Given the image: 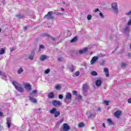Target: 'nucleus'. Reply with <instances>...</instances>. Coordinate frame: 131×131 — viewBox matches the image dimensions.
<instances>
[{"label":"nucleus","mask_w":131,"mask_h":131,"mask_svg":"<svg viewBox=\"0 0 131 131\" xmlns=\"http://www.w3.org/2000/svg\"><path fill=\"white\" fill-rule=\"evenodd\" d=\"M12 84H13L14 88L17 90V91L20 93H23V92H24V89H23V88H22L21 86V84H20V83H18L17 81H13L12 82Z\"/></svg>","instance_id":"nucleus-1"},{"label":"nucleus","mask_w":131,"mask_h":131,"mask_svg":"<svg viewBox=\"0 0 131 131\" xmlns=\"http://www.w3.org/2000/svg\"><path fill=\"white\" fill-rule=\"evenodd\" d=\"M112 9L115 14H118V5L116 2H113L111 4Z\"/></svg>","instance_id":"nucleus-2"},{"label":"nucleus","mask_w":131,"mask_h":131,"mask_svg":"<svg viewBox=\"0 0 131 131\" xmlns=\"http://www.w3.org/2000/svg\"><path fill=\"white\" fill-rule=\"evenodd\" d=\"M52 14H53V12L49 11L48 14L44 16V18H46L47 20H51L53 19L54 16L52 15Z\"/></svg>","instance_id":"nucleus-3"},{"label":"nucleus","mask_w":131,"mask_h":131,"mask_svg":"<svg viewBox=\"0 0 131 131\" xmlns=\"http://www.w3.org/2000/svg\"><path fill=\"white\" fill-rule=\"evenodd\" d=\"M52 104L54 107H59V106L62 105V102L58 100H53L52 101Z\"/></svg>","instance_id":"nucleus-4"},{"label":"nucleus","mask_w":131,"mask_h":131,"mask_svg":"<svg viewBox=\"0 0 131 131\" xmlns=\"http://www.w3.org/2000/svg\"><path fill=\"white\" fill-rule=\"evenodd\" d=\"M98 59L99 57L98 56H94L91 60V65H94V64H95V63L96 62V61H98Z\"/></svg>","instance_id":"nucleus-5"},{"label":"nucleus","mask_w":131,"mask_h":131,"mask_svg":"<svg viewBox=\"0 0 131 131\" xmlns=\"http://www.w3.org/2000/svg\"><path fill=\"white\" fill-rule=\"evenodd\" d=\"M62 128L63 131H69L70 127L67 124V123H64Z\"/></svg>","instance_id":"nucleus-6"},{"label":"nucleus","mask_w":131,"mask_h":131,"mask_svg":"<svg viewBox=\"0 0 131 131\" xmlns=\"http://www.w3.org/2000/svg\"><path fill=\"white\" fill-rule=\"evenodd\" d=\"M120 115H121V112L120 111H117L114 113V116L116 117V118H120Z\"/></svg>","instance_id":"nucleus-7"},{"label":"nucleus","mask_w":131,"mask_h":131,"mask_svg":"<svg viewBox=\"0 0 131 131\" xmlns=\"http://www.w3.org/2000/svg\"><path fill=\"white\" fill-rule=\"evenodd\" d=\"M25 89H26L27 91L30 92V91L31 90V85H30L29 83L25 84Z\"/></svg>","instance_id":"nucleus-8"},{"label":"nucleus","mask_w":131,"mask_h":131,"mask_svg":"<svg viewBox=\"0 0 131 131\" xmlns=\"http://www.w3.org/2000/svg\"><path fill=\"white\" fill-rule=\"evenodd\" d=\"M48 58H49V56L46 55H42L40 56V61H45V60H47Z\"/></svg>","instance_id":"nucleus-9"},{"label":"nucleus","mask_w":131,"mask_h":131,"mask_svg":"<svg viewBox=\"0 0 131 131\" xmlns=\"http://www.w3.org/2000/svg\"><path fill=\"white\" fill-rule=\"evenodd\" d=\"M11 122H12V120H11V118H7V124L8 128H10V127H11Z\"/></svg>","instance_id":"nucleus-10"},{"label":"nucleus","mask_w":131,"mask_h":131,"mask_svg":"<svg viewBox=\"0 0 131 131\" xmlns=\"http://www.w3.org/2000/svg\"><path fill=\"white\" fill-rule=\"evenodd\" d=\"M35 55V52L32 51L31 54L29 56V58L30 59V60H33Z\"/></svg>","instance_id":"nucleus-11"},{"label":"nucleus","mask_w":131,"mask_h":131,"mask_svg":"<svg viewBox=\"0 0 131 131\" xmlns=\"http://www.w3.org/2000/svg\"><path fill=\"white\" fill-rule=\"evenodd\" d=\"M0 75L2 76V79L7 80V75H6V73H3L2 71H0Z\"/></svg>","instance_id":"nucleus-12"},{"label":"nucleus","mask_w":131,"mask_h":131,"mask_svg":"<svg viewBox=\"0 0 131 131\" xmlns=\"http://www.w3.org/2000/svg\"><path fill=\"white\" fill-rule=\"evenodd\" d=\"M88 48H85L82 50H79V53L81 54H85V53L88 52Z\"/></svg>","instance_id":"nucleus-13"},{"label":"nucleus","mask_w":131,"mask_h":131,"mask_svg":"<svg viewBox=\"0 0 131 131\" xmlns=\"http://www.w3.org/2000/svg\"><path fill=\"white\" fill-rule=\"evenodd\" d=\"M29 100L31 102H32V103H36L37 102V100H36V99L31 96H29Z\"/></svg>","instance_id":"nucleus-14"},{"label":"nucleus","mask_w":131,"mask_h":131,"mask_svg":"<svg viewBox=\"0 0 131 131\" xmlns=\"http://www.w3.org/2000/svg\"><path fill=\"white\" fill-rule=\"evenodd\" d=\"M96 85L97 86H100V85L102 84V81L101 80H97L95 81Z\"/></svg>","instance_id":"nucleus-15"},{"label":"nucleus","mask_w":131,"mask_h":131,"mask_svg":"<svg viewBox=\"0 0 131 131\" xmlns=\"http://www.w3.org/2000/svg\"><path fill=\"white\" fill-rule=\"evenodd\" d=\"M66 99L67 100H71V93H67V94L66 95Z\"/></svg>","instance_id":"nucleus-16"},{"label":"nucleus","mask_w":131,"mask_h":131,"mask_svg":"<svg viewBox=\"0 0 131 131\" xmlns=\"http://www.w3.org/2000/svg\"><path fill=\"white\" fill-rule=\"evenodd\" d=\"M104 72L105 73V75L106 77H109V70L107 68L104 69Z\"/></svg>","instance_id":"nucleus-17"},{"label":"nucleus","mask_w":131,"mask_h":131,"mask_svg":"<svg viewBox=\"0 0 131 131\" xmlns=\"http://www.w3.org/2000/svg\"><path fill=\"white\" fill-rule=\"evenodd\" d=\"M54 97L55 95H54V93H53V92H51L48 94V98H49V99H53V98Z\"/></svg>","instance_id":"nucleus-18"},{"label":"nucleus","mask_w":131,"mask_h":131,"mask_svg":"<svg viewBox=\"0 0 131 131\" xmlns=\"http://www.w3.org/2000/svg\"><path fill=\"white\" fill-rule=\"evenodd\" d=\"M24 71V70H23V69L22 68H19L17 70V74H21L22 73V72H23Z\"/></svg>","instance_id":"nucleus-19"},{"label":"nucleus","mask_w":131,"mask_h":131,"mask_svg":"<svg viewBox=\"0 0 131 131\" xmlns=\"http://www.w3.org/2000/svg\"><path fill=\"white\" fill-rule=\"evenodd\" d=\"M57 112V110L55 108H53L52 110H50V113L51 114H55Z\"/></svg>","instance_id":"nucleus-20"},{"label":"nucleus","mask_w":131,"mask_h":131,"mask_svg":"<svg viewBox=\"0 0 131 131\" xmlns=\"http://www.w3.org/2000/svg\"><path fill=\"white\" fill-rule=\"evenodd\" d=\"M37 94V91L34 90L32 93H30L31 96H35Z\"/></svg>","instance_id":"nucleus-21"},{"label":"nucleus","mask_w":131,"mask_h":131,"mask_svg":"<svg viewBox=\"0 0 131 131\" xmlns=\"http://www.w3.org/2000/svg\"><path fill=\"white\" fill-rule=\"evenodd\" d=\"M107 122L109 124V125H113V122L112 120L110 119H107Z\"/></svg>","instance_id":"nucleus-22"},{"label":"nucleus","mask_w":131,"mask_h":131,"mask_svg":"<svg viewBox=\"0 0 131 131\" xmlns=\"http://www.w3.org/2000/svg\"><path fill=\"white\" fill-rule=\"evenodd\" d=\"M124 31H125V32H129L130 30L128 26H126L125 28L124 29Z\"/></svg>","instance_id":"nucleus-23"},{"label":"nucleus","mask_w":131,"mask_h":131,"mask_svg":"<svg viewBox=\"0 0 131 131\" xmlns=\"http://www.w3.org/2000/svg\"><path fill=\"white\" fill-rule=\"evenodd\" d=\"M5 50L4 48L0 49V55H4L5 54Z\"/></svg>","instance_id":"nucleus-24"},{"label":"nucleus","mask_w":131,"mask_h":131,"mask_svg":"<svg viewBox=\"0 0 131 131\" xmlns=\"http://www.w3.org/2000/svg\"><path fill=\"white\" fill-rule=\"evenodd\" d=\"M41 36H47V37H48V38H50V37H51V35H49V34L47 33L42 34Z\"/></svg>","instance_id":"nucleus-25"},{"label":"nucleus","mask_w":131,"mask_h":131,"mask_svg":"<svg viewBox=\"0 0 131 131\" xmlns=\"http://www.w3.org/2000/svg\"><path fill=\"white\" fill-rule=\"evenodd\" d=\"M91 75L93 76H97V75H98V73H97V72L94 71L92 72Z\"/></svg>","instance_id":"nucleus-26"},{"label":"nucleus","mask_w":131,"mask_h":131,"mask_svg":"<svg viewBox=\"0 0 131 131\" xmlns=\"http://www.w3.org/2000/svg\"><path fill=\"white\" fill-rule=\"evenodd\" d=\"M83 126H84V123L83 122H81L78 124V127H83Z\"/></svg>","instance_id":"nucleus-27"},{"label":"nucleus","mask_w":131,"mask_h":131,"mask_svg":"<svg viewBox=\"0 0 131 131\" xmlns=\"http://www.w3.org/2000/svg\"><path fill=\"white\" fill-rule=\"evenodd\" d=\"M77 40V37H75L73 39L71 40V42H75Z\"/></svg>","instance_id":"nucleus-28"},{"label":"nucleus","mask_w":131,"mask_h":131,"mask_svg":"<svg viewBox=\"0 0 131 131\" xmlns=\"http://www.w3.org/2000/svg\"><path fill=\"white\" fill-rule=\"evenodd\" d=\"M50 71H51V70L50 69H47L45 71V74H49V73H50Z\"/></svg>","instance_id":"nucleus-29"},{"label":"nucleus","mask_w":131,"mask_h":131,"mask_svg":"<svg viewBox=\"0 0 131 131\" xmlns=\"http://www.w3.org/2000/svg\"><path fill=\"white\" fill-rule=\"evenodd\" d=\"M60 115V112H56L55 113H54V116L55 117H57Z\"/></svg>","instance_id":"nucleus-30"},{"label":"nucleus","mask_w":131,"mask_h":131,"mask_svg":"<svg viewBox=\"0 0 131 131\" xmlns=\"http://www.w3.org/2000/svg\"><path fill=\"white\" fill-rule=\"evenodd\" d=\"M64 120V119H61L59 121L57 122V125H60V123H62Z\"/></svg>","instance_id":"nucleus-31"},{"label":"nucleus","mask_w":131,"mask_h":131,"mask_svg":"<svg viewBox=\"0 0 131 131\" xmlns=\"http://www.w3.org/2000/svg\"><path fill=\"white\" fill-rule=\"evenodd\" d=\"M99 16L101 17V18H102V19H104L105 18V16H104L102 12L99 13Z\"/></svg>","instance_id":"nucleus-32"},{"label":"nucleus","mask_w":131,"mask_h":131,"mask_svg":"<svg viewBox=\"0 0 131 131\" xmlns=\"http://www.w3.org/2000/svg\"><path fill=\"white\" fill-rule=\"evenodd\" d=\"M56 90H60L61 89V86L59 84L55 85Z\"/></svg>","instance_id":"nucleus-33"},{"label":"nucleus","mask_w":131,"mask_h":131,"mask_svg":"<svg viewBox=\"0 0 131 131\" xmlns=\"http://www.w3.org/2000/svg\"><path fill=\"white\" fill-rule=\"evenodd\" d=\"M126 65H127V64H126V63H125L124 62H122L121 63V67H123V68L126 67Z\"/></svg>","instance_id":"nucleus-34"},{"label":"nucleus","mask_w":131,"mask_h":131,"mask_svg":"<svg viewBox=\"0 0 131 131\" xmlns=\"http://www.w3.org/2000/svg\"><path fill=\"white\" fill-rule=\"evenodd\" d=\"M83 90L84 91H86V90H88V86H86V85H83Z\"/></svg>","instance_id":"nucleus-35"},{"label":"nucleus","mask_w":131,"mask_h":131,"mask_svg":"<svg viewBox=\"0 0 131 131\" xmlns=\"http://www.w3.org/2000/svg\"><path fill=\"white\" fill-rule=\"evenodd\" d=\"M87 19H88V20H92V15L89 14L87 16Z\"/></svg>","instance_id":"nucleus-36"},{"label":"nucleus","mask_w":131,"mask_h":131,"mask_svg":"<svg viewBox=\"0 0 131 131\" xmlns=\"http://www.w3.org/2000/svg\"><path fill=\"white\" fill-rule=\"evenodd\" d=\"M82 96L81 95H78V97L76 98V100H81Z\"/></svg>","instance_id":"nucleus-37"},{"label":"nucleus","mask_w":131,"mask_h":131,"mask_svg":"<svg viewBox=\"0 0 131 131\" xmlns=\"http://www.w3.org/2000/svg\"><path fill=\"white\" fill-rule=\"evenodd\" d=\"M41 49H45V46L43 45H40L39 47V51H40Z\"/></svg>","instance_id":"nucleus-38"},{"label":"nucleus","mask_w":131,"mask_h":131,"mask_svg":"<svg viewBox=\"0 0 131 131\" xmlns=\"http://www.w3.org/2000/svg\"><path fill=\"white\" fill-rule=\"evenodd\" d=\"M16 16L18 17L19 19H21V18H23V15L21 14L16 15Z\"/></svg>","instance_id":"nucleus-39"},{"label":"nucleus","mask_w":131,"mask_h":131,"mask_svg":"<svg viewBox=\"0 0 131 131\" xmlns=\"http://www.w3.org/2000/svg\"><path fill=\"white\" fill-rule=\"evenodd\" d=\"M104 103L105 104V105H106V106H108L110 102L109 101H104Z\"/></svg>","instance_id":"nucleus-40"},{"label":"nucleus","mask_w":131,"mask_h":131,"mask_svg":"<svg viewBox=\"0 0 131 131\" xmlns=\"http://www.w3.org/2000/svg\"><path fill=\"white\" fill-rule=\"evenodd\" d=\"M74 69H75V68H74L73 67L70 68V70L71 71V72H73V71H74Z\"/></svg>","instance_id":"nucleus-41"},{"label":"nucleus","mask_w":131,"mask_h":131,"mask_svg":"<svg viewBox=\"0 0 131 131\" xmlns=\"http://www.w3.org/2000/svg\"><path fill=\"white\" fill-rule=\"evenodd\" d=\"M73 95H77V91H75V90H74L73 91Z\"/></svg>","instance_id":"nucleus-42"},{"label":"nucleus","mask_w":131,"mask_h":131,"mask_svg":"<svg viewBox=\"0 0 131 131\" xmlns=\"http://www.w3.org/2000/svg\"><path fill=\"white\" fill-rule=\"evenodd\" d=\"M131 25V19L129 20V21L127 23V26H129Z\"/></svg>","instance_id":"nucleus-43"},{"label":"nucleus","mask_w":131,"mask_h":131,"mask_svg":"<svg viewBox=\"0 0 131 131\" xmlns=\"http://www.w3.org/2000/svg\"><path fill=\"white\" fill-rule=\"evenodd\" d=\"M76 76H79V71H77L75 74Z\"/></svg>","instance_id":"nucleus-44"},{"label":"nucleus","mask_w":131,"mask_h":131,"mask_svg":"<svg viewBox=\"0 0 131 131\" xmlns=\"http://www.w3.org/2000/svg\"><path fill=\"white\" fill-rule=\"evenodd\" d=\"M59 99H60V100H62V99H63V95H59L58 96Z\"/></svg>","instance_id":"nucleus-45"},{"label":"nucleus","mask_w":131,"mask_h":131,"mask_svg":"<svg viewBox=\"0 0 131 131\" xmlns=\"http://www.w3.org/2000/svg\"><path fill=\"white\" fill-rule=\"evenodd\" d=\"M125 15H126L127 16L131 15V11H129L128 12L126 13Z\"/></svg>","instance_id":"nucleus-46"},{"label":"nucleus","mask_w":131,"mask_h":131,"mask_svg":"<svg viewBox=\"0 0 131 131\" xmlns=\"http://www.w3.org/2000/svg\"><path fill=\"white\" fill-rule=\"evenodd\" d=\"M49 38H51V39L53 40V41H56V38L51 36V37H49Z\"/></svg>","instance_id":"nucleus-47"},{"label":"nucleus","mask_w":131,"mask_h":131,"mask_svg":"<svg viewBox=\"0 0 131 131\" xmlns=\"http://www.w3.org/2000/svg\"><path fill=\"white\" fill-rule=\"evenodd\" d=\"M93 12H100V9H99V8H97L95 11L93 10Z\"/></svg>","instance_id":"nucleus-48"},{"label":"nucleus","mask_w":131,"mask_h":131,"mask_svg":"<svg viewBox=\"0 0 131 131\" xmlns=\"http://www.w3.org/2000/svg\"><path fill=\"white\" fill-rule=\"evenodd\" d=\"M128 103H129V104L131 103V98L128 99Z\"/></svg>","instance_id":"nucleus-49"},{"label":"nucleus","mask_w":131,"mask_h":131,"mask_svg":"<svg viewBox=\"0 0 131 131\" xmlns=\"http://www.w3.org/2000/svg\"><path fill=\"white\" fill-rule=\"evenodd\" d=\"M24 30H27V26L24 27Z\"/></svg>","instance_id":"nucleus-50"},{"label":"nucleus","mask_w":131,"mask_h":131,"mask_svg":"<svg viewBox=\"0 0 131 131\" xmlns=\"http://www.w3.org/2000/svg\"><path fill=\"white\" fill-rule=\"evenodd\" d=\"M58 60V61H62V57H59Z\"/></svg>","instance_id":"nucleus-51"},{"label":"nucleus","mask_w":131,"mask_h":131,"mask_svg":"<svg viewBox=\"0 0 131 131\" xmlns=\"http://www.w3.org/2000/svg\"><path fill=\"white\" fill-rule=\"evenodd\" d=\"M93 116L95 117V115L92 114H90V117H93Z\"/></svg>","instance_id":"nucleus-52"},{"label":"nucleus","mask_w":131,"mask_h":131,"mask_svg":"<svg viewBox=\"0 0 131 131\" xmlns=\"http://www.w3.org/2000/svg\"><path fill=\"white\" fill-rule=\"evenodd\" d=\"M3 115H4V114L0 112V117L3 116Z\"/></svg>","instance_id":"nucleus-53"},{"label":"nucleus","mask_w":131,"mask_h":131,"mask_svg":"<svg viewBox=\"0 0 131 131\" xmlns=\"http://www.w3.org/2000/svg\"><path fill=\"white\" fill-rule=\"evenodd\" d=\"M102 126H103V127H104V128L106 127V126L105 125V123H103L102 124Z\"/></svg>","instance_id":"nucleus-54"},{"label":"nucleus","mask_w":131,"mask_h":131,"mask_svg":"<svg viewBox=\"0 0 131 131\" xmlns=\"http://www.w3.org/2000/svg\"><path fill=\"white\" fill-rule=\"evenodd\" d=\"M63 5H66V3L64 1L62 2Z\"/></svg>","instance_id":"nucleus-55"},{"label":"nucleus","mask_w":131,"mask_h":131,"mask_svg":"<svg viewBox=\"0 0 131 131\" xmlns=\"http://www.w3.org/2000/svg\"><path fill=\"white\" fill-rule=\"evenodd\" d=\"M61 11H65V9L61 8Z\"/></svg>","instance_id":"nucleus-56"},{"label":"nucleus","mask_w":131,"mask_h":131,"mask_svg":"<svg viewBox=\"0 0 131 131\" xmlns=\"http://www.w3.org/2000/svg\"><path fill=\"white\" fill-rule=\"evenodd\" d=\"M98 111H101V108L98 107Z\"/></svg>","instance_id":"nucleus-57"},{"label":"nucleus","mask_w":131,"mask_h":131,"mask_svg":"<svg viewBox=\"0 0 131 131\" xmlns=\"http://www.w3.org/2000/svg\"><path fill=\"white\" fill-rule=\"evenodd\" d=\"M3 3H4V5H5V3H6V1H5V0H3V1H2Z\"/></svg>","instance_id":"nucleus-58"},{"label":"nucleus","mask_w":131,"mask_h":131,"mask_svg":"<svg viewBox=\"0 0 131 131\" xmlns=\"http://www.w3.org/2000/svg\"><path fill=\"white\" fill-rule=\"evenodd\" d=\"M57 15H62V14H61V13H58L57 14Z\"/></svg>","instance_id":"nucleus-59"},{"label":"nucleus","mask_w":131,"mask_h":131,"mask_svg":"<svg viewBox=\"0 0 131 131\" xmlns=\"http://www.w3.org/2000/svg\"><path fill=\"white\" fill-rule=\"evenodd\" d=\"M91 129H92L93 130L95 129V127H92Z\"/></svg>","instance_id":"nucleus-60"},{"label":"nucleus","mask_w":131,"mask_h":131,"mask_svg":"<svg viewBox=\"0 0 131 131\" xmlns=\"http://www.w3.org/2000/svg\"><path fill=\"white\" fill-rule=\"evenodd\" d=\"M2 32V29L0 28V33Z\"/></svg>","instance_id":"nucleus-61"},{"label":"nucleus","mask_w":131,"mask_h":131,"mask_svg":"<svg viewBox=\"0 0 131 131\" xmlns=\"http://www.w3.org/2000/svg\"><path fill=\"white\" fill-rule=\"evenodd\" d=\"M90 54H91V55H93V52H91V53H90Z\"/></svg>","instance_id":"nucleus-62"},{"label":"nucleus","mask_w":131,"mask_h":131,"mask_svg":"<svg viewBox=\"0 0 131 131\" xmlns=\"http://www.w3.org/2000/svg\"><path fill=\"white\" fill-rule=\"evenodd\" d=\"M10 51H11V52H12V50H11Z\"/></svg>","instance_id":"nucleus-63"},{"label":"nucleus","mask_w":131,"mask_h":131,"mask_svg":"<svg viewBox=\"0 0 131 131\" xmlns=\"http://www.w3.org/2000/svg\"><path fill=\"white\" fill-rule=\"evenodd\" d=\"M0 41H1V40H0Z\"/></svg>","instance_id":"nucleus-64"}]
</instances>
